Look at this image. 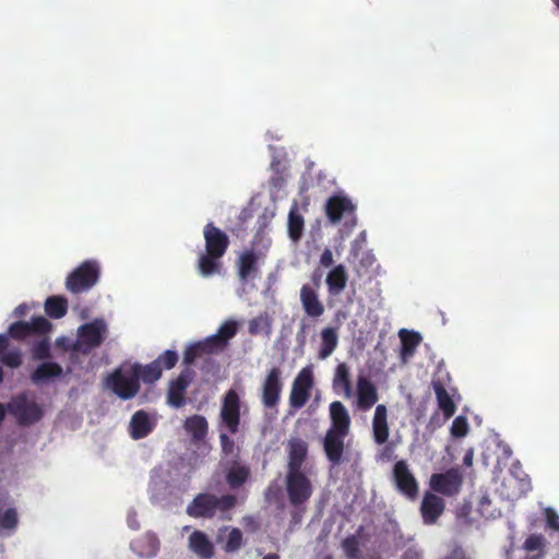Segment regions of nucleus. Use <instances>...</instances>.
<instances>
[{"label": "nucleus", "instance_id": "1", "mask_svg": "<svg viewBox=\"0 0 559 559\" xmlns=\"http://www.w3.org/2000/svg\"><path fill=\"white\" fill-rule=\"evenodd\" d=\"M205 250L200 253L197 267L203 277L221 274L223 269L222 258L229 247L228 235L218 228L213 222L203 227Z\"/></svg>", "mask_w": 559, "mask_h": 559}, {"label": "nucleus", "instance_id": "2", "mask_svg": "<svg viewBox=\"0 0 559 559\" xmlns=\"http://www.w3.org/2000/svg\"><path fill=\"white\" fill-rule=\"evenodd\" d=\"M270 245L271 240L264 239L262 231H259L252 241V247L239 254L236 269L241 283H247L259 276L260 263L264 262Z\"/></svg>", "mask_w": 559, "mask_h": 559}, {"label": "nucleus", "instance_id": "3", "mask_svg": "<svg viewBox=\"0 0 559 559\" xmlns=\"http://www.w3.org/2000/svg\"><path fill=\"white\" fill-rule=\"evenodd\" d=\"M237 499L234 495L217 497L210 492L197 495L187 506V514L194 519H213L217 512L226 513L235 508Z\"/></svg>", "mask_w": 559, "mask_h": 559}, {"label": "nucleus", "instance_id": "4", "mask_svg": "<svg viewBox=\"0 0 559 559\" xmlns=\"http://www.w3.org/2000/svg\"><path fill=\"white\" fill-rule=\"evenodd\" d=\"M106 386L119 399H133L140 391L139 373L129 368L118 367L105 379Z\"/></svg>", "mask_w": 559, "mask_h": 559}, {"label": "nucleus", "instance_id": "5", "mask_svg": "<svg viewBox=\"0 0 559 559\" xmlns=\"http://www.w3.org/2000/svg\"><path fill=\"white\" fill-rule=\"evenodd\" d=\"M99 275V264L94 260H86L67 276L66 288L72 294L87 292L96 285Z\"/></svg>", "mask_w": 559, "mask_h": 559}, {"label": "nucleus", "instance_id": "6", "mask_svg": "<svg viewBox=\"0 0 559 559\" xmlns=\"http://www.w3.org/2000/svg\"><path fill=\"white\" fill-rule=\"evenodd\" d=\"M7 409L21 426L33 425L44 415L41 407L35 401H29L26 393L13 396L7 404Z\"/></svg>", "mask_w": 559, "mask_h": 559}, {"label": "nucleus", "instance_id": "7", "mask_svg": "<svg viewBox=\"0 0 559 559\" xmlns=\"http://www.w3.org/2000/svg\"><path fill=\"white\" fill-rule=\"evenodd\" d=\"M286 491L289 503L294 507H299L310 499L312 495V486L305 473L287 472Z\"/></svg>", "mask_w": 559, "mask_h": 559}, {"label": "nucleus", "instance_id": "8", "mask_svg": "<svg viewBox=\"0 0 559 559\" xmlns=\"http://www.w3.org/2000/svg\"><path fill=\"white\" fill-rule=\"evenodd\" d=\"M462 485L463 475L459 467H451L444 473H435L429 480L431 490L447 497L456 496Z\"/></svg>", "mask_w": 559, "mask_h": 559}, {"label": "nucleus", "instance_id": "9", "mask_svg": "<svg viewBox=\"0 0 559 559\" xmlns=\"http://www.w3.org/2000/svg\"><path fill=\"white\" fill-rule=\"evenodd\" d=\"M240 404V397L234 389L225 393L221 408V420L231 435H236L239 431Z\"/></svg>", "mask_w": 559, "mask_h": 559}, {"label": "nucleus", "instance_id": "10", "mask_svg": "<svg viewBox=\"0 0 559 559\" xmlns=\"http://www.w3.org/2000/svg\"><path fill=\"white\" fill-rule=\"evenodd\" d=\"M107 332V324L103 319H95L79 329V344L84 347L83 353H88L102 345Z\"/></svg>", "mask_w": 559, "mask_h": 559}, {"label": "nucleus", "instance_id": "11", "mask_svg": "<svg viewBox=\"0 0 559 559\" xmlns=\"http://www.w3.org/2000/svg\"><path fill=\"white\" fill-rule=\"evenodd\" d=\"M52 324L44 317L33 318L31 322L16 321L9 326V335L13 340L22 341L32 335H46L51 331Z\"/></svg>", "mask_w": 559, "mask_h": 559}, {"label": "nucleus", "instance_id": "12", "mask_svg": "<svg viewBox=\"0 0 559 559\" xmlns=\"http://www.w3.org/2000/svg\"><path fill=\"white\" fill-rule=\"evenodd\" d=\"M282 371L278 367H273L267 372L262 383V404L266 408H274L281 400L283 383L281 381Z\"/></svg>", "mask_w": 559, "mask_h": 559}, {"label": "nucleus", "instance_id": "13", "mask_svg": "<svg viewBox=\"0 0 559 559\" xmlns=\"http://www.w3.org/2000/svg\"><path fill=\"white\" fill-rule=\"evenodd\" d=\"M325 215L332 224H337L343 217L354 216L356 205L343 193L330 197L325 203Z\"/></svg>", "mask_w": 559, "mask_h": 559}, {"label": "nucleus", "instance_id": "14", "mask_svg": "<svg viewBox=\"0 0 559 559\" xmlns=\"http://www.w3.org/2000/svg\"><path fill=\"white\" fill-rule=\"evenodd\" d=\"M313 385L312 373L309 369H302L295 378L289 395V404L294 408H301L310 397V389Z\"/></svg>", "mask_w": 559, "mask_h": 559}, {"label": "nucleus", "instance_id": "15", "mask_svg": "<svg viewBox=\"0 0 559 559\" xmlns=\"http://www.w3.org/2000/svg\"><path fill=\"white\" fill-rule=\"evenodd\" d=\"M194 378V371L190 367H186L180 374L170 382L167 392V403L176 408L186 404L185 394Z\"/></svg>", "mask_w": 559, "mask_h": 559}, {"label": "nucleus", "instance_id": "16", "mask_svg": "<svg viewBox=\"0 0 559 559\" xmlns=\"http://www.w3.org/2000/svg\"><path fill=\"white\" fill-rule=\"evenodd\" d=\"M393 477L399 490L406 497L414 499L418 495V484L409 472L405 461H397L393 467Z\"/></svg>", "mask_w": 559, "mask_h": 559}, {"label": "nucleus", "instance_id": "17", "mask_svg": "<svg viewBox=\"0 0 559 559\" xmlns=\"http://www.w3.org/2000/svg\"><path fill=\"white\" fill-rule=\"evenodd\" d=\"M348 433L328 430L323 439V450L333 465H338L343 459L344 440Z\"/></svg>", "mask_w": 559, "mask_h": 559}, {"label": "nucleus", "instance_id": "18", "mask_svg": "<svg viewBox=\"0 0 559 559\" xmlns=\"http://www.w3.org/2000/svg\"><path fill=\"white\" fill-rule=\"evenodd\" d=\"M444 508L445 504L442 498L432 492H426L420 504L424 523L427 525L435 524L443 513Z\"/></svg>", "mask_w": 559, "mask_h": 559}, {"label": "nucleus", "instance_id": "19", "mask_svg": "<svg viewBox=\"0 0 559 559\" xmlns=\"http://www.w3.org/2000/svg\"><path fill=\"white\" fill-rule=\"evenodd\" d=\"M238 322L235 320H226L217 330V332L206 337L207 343L216 353L223 352L229 344V341L237 334Z\"/></svg>", "mask_w": 559, "mask_h": 559}, {"label": "nucleus", "instance_id": "20", "mask_svg": "<svg viewBox=\"0 0 559 559\" xmlns=\"http://www.w3.org/2000/svg\"><path fill=\"white\" fill-rule=\"evenodd\" d=\"M379 395L376 385L365 376L357 379V404L361 411H369L377 402Z\"/></svg>", "mask_w": 559, "mask_h": 559}, {"label": "nucleus", "instance_id": "21", "mask_svg": "<svg viewBox=\"0 0 559 559\" xmlns=\"http://www.w3.org/2000/svg\"><path fill=\"white\" fill-rule=\"evenodd\" d=\"M331 426L328 430L349 433L350 416L345 405L340 401H334L329 406Z\"/></svg>", "mask_w": 559, "mask_h": 559}, {"label": "nucleus", "instance_id": "22", "mask_svg": "<svg viewBox=\"0 0 559 559\" xmlns=\"http://www.w3.org/2000/svg\"><path fill=\"white\" fill-rule=\"evenodd\" d=\"M300 301L307 316L319 318L324 313V305L319 299L316 289L309 284L302 285L300 289Z\"/></svg>", "mask_w": 559, "mask_h": 559}, {"label": "nucleus", "instance_id": "23", "mask_svg": "<svg viewBox=\"0 0 559 559\" xmlns=\"http://www.w3.org/2000/svg\"><path fill=\"white\" fill-rule=\"evenodd\" d=\"M390 435L388 424V409L384 404L376 406L374 415L372 418V436L377 444H384Z\"/></svg>", "mask_w": 559, "mask_h": 559}, {"label": "nucleus", "instance_id": "24", "mask_svg": "<svg viewBox=\"0 0 559 559\" xmlns=\"http://www.w3.org/2000/svg\"><path fill=\"white\" fill-rule=\"evenodd\" d=\"M154 427L155 424L150 419L148 414L140 409L131 417L129 433L133 440H140L147 437L153 431Z\"/></svg>", "mask_w": 559, "mask_h": 559}, {"label": "nucleus", "instance_id": "25", "mask_svg": "<svg viewBox=\"0 0 559 559\" xmlns=\"http://www.w3.org/2000/svg\"><path fill=\"white\" fill-rule=\"evenodd\" d=\"M308 445L301 439H292L288 442L287 472H302L301 467L306 461Z\"/></svg>", "mask_w": 559, "mask_h": 559}, {"label": "nucleus", "instance_id": "26", "mask_svg": "<svg viewBox=\"0 0 559 559\" xmlns=\"http://www.w3.org/2000/svg\"><path fill=\"white\" fill-rule=\"evenodd\" d=\"M399 336L401 338L400 358L403 362H407L415 355L416 348L421 343L423 337L418 332L408 331L406 329H401Z\"/></svg>", "mask_w": 559, "mask_h": 559}, {"label": "nucleus", "instance_id": "27", "mask_svg": "<svg viewBox=\"0 0 559 559\" xmlns=\"http://www.w3.org/2000/svg\"><path fill=\"white\" fill-rule=\"evenodd\" d=\"M189 548L201 559H211L214 556V545L202 531H194L189 536Z\"/></svg>", "mask_w": 559, "mask_h": 559}, {"label": "nucleus", "instance_id": "28", "mask_svg": "<svg viewBox=\"0 0 559 559\" xmlns=\"http://www.w3.org/2000/svg\"><path fill=\"white\" fill-rule=\"evenodd\" d=\"M432 388L437 397L439 409L442 412L444 419L451 418L456 412V405L448 393L447 389L440 381H433Z\"/></svg>", "mask_w": 559, "mask_h": 559}, {"label": "nucleus", "instance_id": "29", "mask_svg": "<svg viewBox=\"0 0 559 559\" xmlns=\"http://www.w3.org/2000/svg\"><path fill=\"white\" fill-rule=\"evenodd\" d=\"M332 386L336 393L343 392L346 397L352 396L353 388L350 382V373L349 368L345 362L337 365Z\"/></svg>", "mask_w": 559, "mask_h": 559}, {"label": "nucleus", "instance_id": "30", "mask_svg": "<svg viewBox=\"0 0 559 559\" xmlns=\"http://www.w3.org/2000/svg\"><path fill=\"white\" fill-rule=\"evenodd\" d=\"M348 275L343 264L334 266L326 276V285L329 293L338 295L347 284Z\"/></svg>", "mask_w": 559, "mask_h": 559}, {"label": "nucleus", "instance_id": "31", "mask_svg": "<svg viewBox=\"0 0 559 559\" xmlns=\"http://www.w3.org/2000/svg\"><path fill=\"white\" fill-rule=\"evenodd\" d=\"M62 374V368L53 361L40 364L31 374V380L35 384H40L51 378H58Z\"/></svg>", "mask_w": 559, "mask_h": 559}, {"label": "nucleus", "instance_id": "32", "mask_svg": "<svg viewBox=\"0 0 559 559\" xmlns=\"http://www.w3.org/2000/svg\"><path fill=\"white\" fill-rule=\"evenodd\" d=\"M185 429L194 441H202L209 430V424L204 416L193 415L186 419Z\"/></svg>", "mask_w": 559, "mask_h": 559}, {"label": "nucleus", "instance_id": "33", "mask_svg": "<svg viewBox=\"0 0 559 559\" xmlns=\"http://www.w3.org/2000/svg\"><path fill=\"white\" fill-rule=\"evenodd\" d=\"M131 368L133 371L139 373V381L142 380L144 383H154L157 381L163 373V368L159 367L154 360L147 365H140L138 362L132 364Z\"/></svg>", "mask_w": 559, "mask_h": 559}, {"label": "nucleus", "instance_id": "34", "mask_svg": "<svg viewBox=\"0 0 559 559\" xmlns=\"http://www.w3.org/2000/svg\"><path fill=\"white\" fill-rule=\"evenodd\" d=\"M250 469L238 461L231 462V466L226 474V481L231 488H238L249 478Z\"/></svg>", "mask_w": 559, "mask_h": 559}, {"label": "nucleus", "instance_id": "35", "mask_svg": "<svg viewBox=\"0 0 559 559\" xmlns=\"http://www.w3.org/2000/svg\"><path fill=\"white\" fill-rule=\"evenodd\" d=\"M272 323L273 320L267 312L260 313L249 321L248 332L250 335L264 334L269 337L272 334Z\"/></svg>", "mask_w": 559, "mask_h": 559}, {"label": "nucleus", "instance_id": "36", "mask_svg": "<svg viewBox=\"0 0 559 559\" xmlns=\"http://www.w3.org/2000/svg\"><path fill=\"white\" fill-rule=\"evenodd\" d=\"M45 311L52 319H60L67 314L68 300L60 296H50L45 301Z\"/></svg>", "mask_w": 559, "mask_h": 559}, {"label": "nucleus", "instance_id": "37", "mask_svg": "<svg viewBox=\"0 0 559 559\" xmlns=\"http://www.w3.org/2000/svg\"><path fill=\"white\" fill-rule=\"evenodd\" d=\"M338 337L333 328H325L321 332V347L319 350V358H328L336 348Z\"/></svg>", "mask_w": 559, "mask_h": 559}, {"label": "nucleus", "instance_id": "38", "mask_svg": "<svg viewBox=\"0 0 559 559\" xmlns=\"http://www.w3.org/2000/svg\"><path fill=\"white\" fill-rule=\"evenodd\" d=\"M203 354H215L207 340L189 345L183 353V364L189 367L194 360Z\"/></svg>", "mask_w": 559, "mask_h": 559}, {"label": "nucleus", "instance_id": "39", "mask_svg": "<svg viewBox=\"0 0 559 559\" xmlns=\"http://www.w3.org/2000/svg\"><path fill=\"white\" fill-rule=\"evenodd\" d=\"M219 444L224 457H230L231 462L238 461L239 448L236 445L234 439L226 432L219 433Z\"/></svg>", "mask_w": 559, "mask_h": 559}, {"label": "nucleus", "instance_id": "40", "mask_svg": "<svg viewBox=\"0 0 559 559\" xmlns=\"http://www.w3.org/2000/svg\"><path fill=\"white\" fill-rule=\"evenodd\" d=\"M304 229V218L301 215L289 212L288 215V235L292 240L297 241L300 239Z\"/></svg>", "mask_w": 559, "mask_h": 559}, {"label": "nucleus", "instance_id": "41", "mask_svg": "<svg viewBox=\"0 0 559 559\" xmlns=\"http://www.w3.org/2000/svg\"><path fill=\"white\" fill-rule=\"evenodd\" d=\"M241 546H242V532L237 527H233L229 531V534L227 536V540L224 546V550L226 552H236L240 549Z\"/></svg>", "mask_w": 559, "mask_h": 559}, {"label": "nucleus", "instance_id": "42", "mask_svg": "<svg viewBox=\"0 0 559 559\" xmlns=\"http://www.w3.org/2000/svg\"><path fill=\"white\" fill-rule=\"evenodd\" d=\"M32 356L35 360H44L50 357V343L47 337L33 344Z\"/></svg>", "mask_w": 559, "mask_h": 559}, {"label": "nucleus", "instance_id": "43", "mask_svg": "<svg viewBox=\"0 0 559 559\" xmlns=\"http://www.w3.org/2000/svg\"><path fill=\"white\" fill-rule=\"evenodd\" d=\"M178 354L175 350L167 349L162 353L154 361L164 369L174 368L178 361Z\"/></svg>", "mask_w": 559, "mask_h": 559}, {"label": "nucleus", "instance_id": "44", "mask_svg": "<svg viewBox=\"0 0 559 559\" xmlns=\"http://www.w3.org/2000/svg\"><path fill=\"white\" fill-rule=\"evenodd\" d=\"M17 513L15 509H8L3 514L0 513V533L4 530H13L17 525Z\"/></svg>", "mask_w": 559, "mask_h": 559}, {"label": "nucleus", "instance_id": "45", "mask_svg": "<svg viewBox=\"0 0 559 559\" xmlns=\"http://www.w3.org/2000/svg\"><path fill=\"white\" fill-rule=\"evenodd\" d=\"M468 428L469 427L466 417L457 416L452 421L450 431L454 438H463L467 435Z\"/></svg>", "mask_w": 559, "mask_h": 559}, {"label": "nucleus", "instance_id": "46", "mask_svg": "<svg viewBox=\"0 0 559 559\" xmlns=\"http://www.w3.org/2000/svg\"><path fill=\"white\" fill-rule=\"evenodd\" d=\"M545 546V538L539 534L530 535L524 542V549L527 551L542 550Z\"/></svg>", "mask_w": 559, "mask_h": 559}, {"label": "nucleus", "instance_id": "47", "mask_svg": "<svg viewBox=\"0 0 559 559\" xmlns=\"http://www.w3.org/2000/svg\"><path fill=\"white\" fill-rule=\"evenodd\" d=\"M343 548L349 559H357L359 555V544L355 536H349L344 539Z\"/></svg>", "mask_w": 559, "mask_h": 559}, {"label": "nucleus", "instance_id": "48", "mask_svg": "<svg viewBox=\"0 0 559 559\" xmlns=\"http://www.w3.org/2000/svg\"><path fill=\"white\" fill-rule=\"evenodd\" d=\"M1 361L10 368H17L22 365V355L19 350H11L2 356Z\"/></svg>", "mask_w": 559, "mask_h": 559}, {"label": "nucleus", "instance_id": "49", "mask_svg": "<svg viewBox=\"0 0 559 559\" xmlns=\"http://www.w3.org/2000/svg\"><path fill=\"white\" fill-rule=\"evenodd\" d=\"M545 516L547 525L555 531H559V514L554 509L547 508Z\"/></svg>", "mask_w": 559, "mask_h": 559}, {"label": "nucleus", "instance_id": "50", "mask_svg": "<svg viewBox=\"0 0 559 559\" xmlns=\"http://www.w3.org/2000/svg\"><path fill=\"white\" fill-rule=\"evenodd\" d=\"M443 559H471L461 546H455Z\"/></svg>", "mask_w": 559, "mask_h": 559}, {"label": "nucleus", "instance_id": "51", "mask_svg": "<svg viewBox=\"0 0 559 559\" xmlns=\"http://www.w3.org/2000/svg\"><path fill=\"white\" fill-rule=\"evenodd\" d=\"M333 253L329 248H325L320 257V264L324 267H330L333 265Z\"/></svg>", "mask_w": 559, "mask_h": 559}, {"label": "nucleus", "instance_id": "52", "mask_svg": "<svg viewBox=\"0 0 559 559\" xmlns=\"http://www.w3.org/2000/svg\"><path fill=\"white\" fill-rule=\"evenodd\" d=\"M473 457H474L473 450H468V451L464 454V457H463V464H464L465 466H472V465H473Z\"/></svg>", "mask_w": 559, "mask_h": 559}, {"label": "nucleus", "instance_id": "53", "mask_svg": "<svg viewBox=\"0 0 559 559\" xmlns=\"http://www.w3.org/2000/svg\"><path fill=\"white\" fill-rule=\"evenodd\" d=\"M26 310H27L26 305H20V306H17V307L15 308V310H14V314H15L16 317H23V316H25Z\"/></svg>", "mask_w": 559, "mask_h": 559}, {"label": "nucleus", "instance_id": "54", "mask_svg": "<svg viewBox=\"0 0 559 559\" xmlns=\"http://www.w3.org/2000/svg\"><path fill=\"white\" fill-rule=\"evenodd\" d=\"M392 452H393L392 447H391V445H385V447H384V449L382 450L381 456H382V457L390 459V457H391Z\"/></svg>", "mask_w": 559, "mask_h": 559}, {"label": "nucleus", "instance_id": "55", "mask_svg": "<svg viewBox=\"0 0 559 559\" xmlns=\"http://www.w3.org/2000/svg\"><path fill=\"white\" fill-rule=\"evenodd\" d=\"M8 346V338L5 335L0 334V353L4 350Z\"/></svg>", "mask_w": 559, "mask_h": 559}, {"label": "nucleus", "instance_id": "56", "mask_svg": "<svg viewBox=\"0 0 559 559\" xmlns=\"http://www.w3.org/2000/svg\"><path fill=\"white\" fill-rule=\"evenodd\" d=\"M5 411H8L7 406L0 403V423H2L5 417Z\"/></svg>", "mask_w": 559, "mask_h": 559}, {"label": "nucleus", "instance_id": "57", "mask_svg": "<svg viewBox=\"0 0 559 559\" xmlns=\"http://www.w3.org/2000/svg\"><path fill=\"white\" fill-rule=\"evenodd\" d=\"M262 559H280V556L276 554H269L264 556Z\"/></svg>", "mask_w": 559, "mask_h": 559}, {"label": "nucleus", "instance_id": "58", "mask_svg": "<svg viewBox=\"0 0 559 559\" xmlns=\"http://www.w3.org/2000/svg\"><path fill=\"white\" fill-rule=\"evenodd\" d=\"M3 381V370L2 368L0 367V383H2Z\"/></svg>", "mask_w": 559, "mask_h": 559}, {"label": "nucleus", "instance_id": "59", "mask_svg": "<svg viewBox=\"0 0 559 559\" xmlns=\"http://www.w3.org/2000/svg\"><path fill=\"white\" fill-rule=\"evenodd\" d=\"M554 2V4L557 7V9L559 10V0H551Z\"/></svg>", "mask_w": 559, "mask_h": 559}]
</instances>
